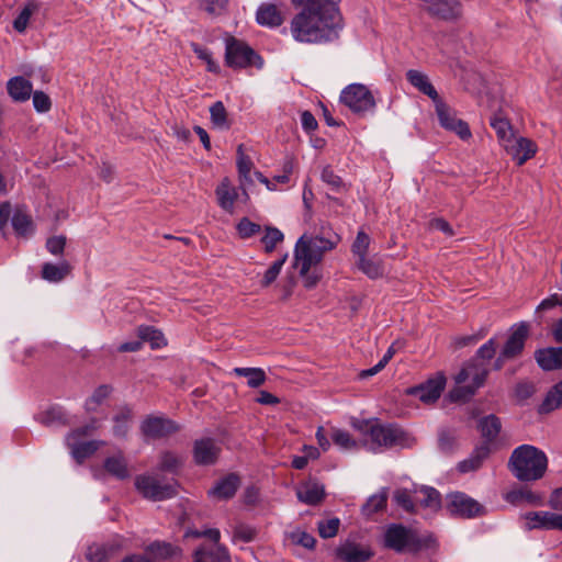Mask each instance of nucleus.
<instances>
[{
    "label": "nucleus",
    "mask_w": 562,
    "mask_h": 562,
    "mask_svg": "<svg viewBox=\"0 0 562 562\" xmlns=\"http://www.w3.org/2000/svg\"><path fill=\"white\" fill-rule=\"evenodd\" d=\"M33 105L38 112H46L50 109V100L43 91H35L33 93Z\"/></svg>",
    "instance_id": "nucleus-64"
},
{
    "label": "nucleus",
    "mask_w": 562,
    "mask_h": 562,
    "mask_svg": "<svg viewBox=\"0 0 562 562\" xmlns=\"http://www.w3.org/2000/svg\"><path fill=\"white\" fill-rule=\"evenodd\" d=\"M490 371L483 362L469 360L454 376L457 386L449 393L452 402L469 401L483 386Z\"/></svg>",
    "instance_id": "nucleus-5"
},
{
    "label": "nucleus",
    "mask_w": 562,
    "mask_h": 562,
    "mask_svg": "<svg viewBox=\"0 0 562 562\" xmlns=\"http://www.w3.org/2000/svg\"><path fill=\"white\" fill-rule=\"evenodd\" d=\"M136 490L147 499L160 502L169 499L177 494V483L162 482L156 475L143 474L135 479Z\"/></svg>",
    "instance_id": "nucleus-9"
},
{
    "label": "nucleus",
    "mask_w": 562,
    "mask_h": 562,
    "mask_svg": "<svg viewBox=\"0 0 562 562\" xmlns=\"http://www.w3.org/2000/svg\"><path fill=\"white\" fill-rule=\"evenodd\" d=\"M284 238L283 233L276 227H266V233L261 238V243L265 246V250L267 252H271L274 250L276 246L281 243Z\"/></svg>",
    "instance_id": "nucleus-49"
},
{
    "label": "nucleus",
    "mask_w": 562,
    "mask_h": 562,
    "mask_svg": "<svg viewBox=\"0 0 562 562\" xmlns=\"http://www.w3.org/2000/svg\"><path fill=\"white\" fill-rule=\"evenodd\" d=\"M111 389L108 385L99 386L91 397L87 401L86 407L88 411H94L98 405H100L109 395Z\"/></svg>",
    "instance_id": "nucleus-60"
},
{
    "label": "nucleus",
    "mask_w": 562,
    "mask_h": 562,
    "mask_svg": "<svg viewBox=\"0 0 562 562\" xmlns=\"http://www.w3.org/2000/svg\"><path fill=\"white\" fill-rule=\"evenodd\" d=\"M340 101L359 115L373 114L376 108L374 93L362 83H350L344 88Z\"/></svg>",
    "instance_id": "nucleus-8"
},
{
    "label": "nucleus",
    "mask_w": 562,
    "mask_h": 562,
    "mask_svg": "<svg viewBox=\"0 0 562 562\" xmlns=\"http://www.w3.org/2000/svg\"><path fill=\"white\" fill-rule=\"evenodd\" d=\"M137 335L142 342H150L151 348L154 349L166 346V340L162 333L153 326H139L137 328Z\"/></svg>",
    "instance_id": "nucleus-39"
},
{
    "label": "nucleus",
    "mask_w": 562,
    "mask_h": 562,
    "mask_svg": "<svg viewBox=\"0 0 562 562\" xmlns=\"http://www.w3.org/2000/svg\"><path fill=\"white\" fill-rule=\"evenodd\" d=\"M9 95L16 102H24L32 94V83L24 77L16 76L11 78L7 83Z\"/></svg>",
    "instance_id": "nucleus-30"
},
{
    "label": "nucleus",
    "mask_w": 562,
    "mask_h": 562,
    "mask_svg": "<svg viewBox=\"0 0 562 562\" xmlns=\"http://www.w3.org/2000/svg\"><path fill=\"white\" fill-rule=\"evenodd\" d=\"M288 255H284L279 260H276L269 269L266 271L263 279L261 281L262 286L270 285L279 276L284 262L286 261Z\"/></svg>",
    "instance_id": "nucleus-56"
},
{
    "label": "nucleus",
    "mask_w": 562,
    "mask_h": 562,
    "mask_svg": "<svg viewBox=\"0 0 562 562\" xmlns=\"http://www.w3.org/2000/svg\"><path fill=\"white\" fill-rule=\"evenodd\" d=\"M406 79L418 91L428 95L434 101V103L437 102L438 100H440V97H439L437 90L429 81L428 76L425 75L424 72H422L419 70H415V69H409L406 72Z\"/></svg>",
    "instance_id": "nucleus-28"
},
{
    "label": "nucleus",
    "mask_w": 562,
    "mask_h": 562,
    "mask_svg": "<svg viewBox=\"0 0 562 562\" xmlns=\"http://www.w3.org/2000/svg\"><path fill=\"white\" fill-rule=\"evenodd\" d=\"M387 502V490L382 488L379 493L370 496L363 504L361 512L366 517H371L385 508Z\"/></svg>",
    "instance_id": "nucleus-37"
},
{
    "label": "nucleus",
    "mask_w": 562,
    "mask_h": 562,
    "mask_svg": "<svg viewBox=\"0 0 562 562\" xmlns=\"http://www.w3.org/2000/svg\"><path fill=\"white\" fill-rule=\"evenodd\" d=\"M336 557L344 562H366L373 557L368 546L346 541L336 549Z\"/></svg>",
    "instance_id": "nucleus-16"
},
{
    "label": "nucleus",
    "mask_w": 562,
    "mask_h": 562,
    "mask_svg": "<svg viewBox=\"0 0 562 562\" xmlns=\"http://www.w3.org/2000/svg\"><path fill=\"white\" fill-rule=\"evenodd\" d=\"M237 169L239 177L245 181H250V171L252 169V161L249 156H247L244 151V145L240 144L237 147Z\"/></svg>",
    "instance_id": "nucleus-45"
},
{
    "label": "nucleus",
    "mask_w": 562,
    "mask_h": 562,
    "mask_svg": "<svg viewBox=\"0 0 562 562\" xmlns=\"http://www.w3.org/2000/svg\"><path fill=\"white\" fill-rule=\"evenodd\" d=\"M477 429L483 439L480 445H487V447L493 449L494 442L496 441L502 429L499 418L494 414L484 416L479 420Z\"/></svg>",
    "instance_id": "nucleus-22"
},
{
    "label": "nucleus",
    "mask_w": 562,
    "mask_h": 562,
    "mask_svg": "<svg viewBox=\"0 0 562 562\" xmlns=\"http://www.w3.org/2000/svg\"><path fill=\"white\" fill-rule=\"evenodd\" d=\"M145 552L155 560L178 561L183 551L179 546L166 541L156 540L145 548Z\"/></svg>",
    "instance_id": "nucleus-19"
},
{
    "label": "nucleus",
    "mask_w": 562,
    "mask_h": 562,
    "mask_svg": "<svg viewBox=\"0 0 562 562\" xmlns=\"http://www.w3.org/2000/svg\"><path fill=\"white\" fill-rule=\"evenodd\" d=\"M491 452L492 448L487 447V445L475 446L469 458L458 463L459 472L468 473L480 469Z\"/></svg>",
    "instance_id": "nucleus-26"
},
{
    "label": "nucleus",
    "mask_w": 562,
    "mask_h": 562,
    "mask_svg": "<svg viewBox=\"0 0 562 562\" xmlns=\"http://www.w3.org/2000/svg\"><path fill=\"white\" fill-rule=\"evenodd\" d=\"M423 9L432 18L454 21L462 15L461 3L457 0H419Z\"/></svg>",
    "instance_id": "nucleus-13"
},
{
    "label": "nucleus",
    "mask_w": 562,
    "mask_h": 562,
    "mask_svg": "<svg viewBox=\"0 0 562 562\" xmlns=\"http://www.w3.org/2000/svg\"><path fill=\"white\" fill-rule=\"evenodd\" d=\"M66 240L64 235L49 237L46 241V249L54 256L61 255L66 246Z\"/></svg>",
    "instance_id": "nucleus-62"
},
{
    "label": "nucleus",
    "mask_w": 562,
    "mask_h": 562,
    "mask_svg": "<svg viewBox=\"0 0 562 562\" xmlns=\"http://www.w3.org/2000/svg\"><path fill=\"white\" fill-rule=\"evenodd\" d=\"M182 464V459L172 453L164 452L160 457L159 469L168 472H176Z\"/></svg>",
    "instance_id": "nucleus-52"
},
{
    "label": "nucleus",
    "mask_w": 562,
    "mask_h": 562,
    "mask_svg": "<svg viewBox=\"0 0 562 562\" xmlns=\"http://www.w3.org/2000/svg\"><path fill=\"white\" fill-rule=\"evenodd\" d=\"M225 63L235 69L249 66L261 68L263 65L261 57L246 42L234 36L225 40Z\"/></svg>",
    "instance_id": "nucleus-7"
},
{
    "label": "nucleus",
    "mask_w": 562,
    "mask_h": 562,
    "mask_svg": "<svg viewBox=\"0 0 562 562\" xmlns=\"http://www.w3.org/2000/svg\"><path fill=\"white\" fill-rule=\"evenodd\" d=\"M322 180L330 187L331 190L338 192L344 188L342 179L334 172L330 167H325L322 171Z\"/></svg>",
    "instance_id": "nucleus-57"
},
{
    "label": "nucleus",
    "mask_w": 562,
    "mask_h": 562,
    "mask_svg": "<svg viewBox=\"0 0 562 562\" xmlns=\"http://www.w3.org/2000/svg\"><path fill=\"white\" fill-rule=\"evenodd\" d=\"M370 246V237L364 232L360 231L352 244L351 250L358 258L366 256Z\"/></svg>",
    "instance_id": "nucleus-59"
},
{
    "label": "nucleus",
    "mask_w": 562,
    "mask_h": 562,
    "mask_svg": "<svg viewBox=\"0 0 562 562\" xmlns=\"http://www.w3.org/2000/svg\"><path fill=\"white\" fill-rule=\"evenodd\" d=\"M357 266L371 279H375L383 273L380 262L378 260L367 258L366 256L358 258Z\"/></svg>",
    "instance_id": "nucleus-46"
},
{
    "label": "nucleus",
    "mask_w": 562,
    "mask_h": 562,
    "mask_svg": "<svg viewBox=\"0 0 562 562\" xmlns=\"http://www.w3.org/2000/svg\"><path fill=\"white\" fill-rule=\"evenodd\" d=\"M445 383V376L439 375L435 379L428 380L424 384L413 387L409 393L418 397L423 403L430 404L440 397Z\"/></svg>",
    "instance_id": "nucleus-17"
},
{
    "label": "nucleus",
    "mask_w": 562,
    "mask_h": 562,
    "mask_svg": "<svg viewBox=\"0 0 562 562\" xmlns=\"http://www.w3.org/2000/svg\"><path fill=\"white\" fill-rule=\"evenodd\" d=\"M132 416V412L130 408H122L119 414L113 417L114 426L113 434L115 437L124 438L126 437L130 429V419Z\"/></svg>",
    "instance_id": "nucleus-42"
},
{
    "label": "nucleus",
    "mask_w": 562,
    "mask_h": 562,
    "mask_svg": "<svg viewBox=\"0 0 562 562\" xmlns=\"http://www.w3.org/2000/svg\"><path fill=\"white\" fill-rule=\"evenodd\" d=\"M506 501L510 504L518 505L521 503H527L530 505H541L542 497L541 495L532 492L528 487H520L517 490L509 491L506 494Z\"/></svg>",
    "instance_id": "nucleus-31"
},
{
    "label": "nucleus",
    "mask_w": 562,
    "mask_h": 562,
    "mask_svg": "<svg viewBox=\"0 0 562 562\" xmlns=\"http://www.w3.org/2000/svg\"><path fill=\"white\" fill-rule=\"evenodd\" d=\"M236 228L241 238H249L261 231V226L259 224L251 222L247 217H243L238 222Z\"/></svg>",
    "instance_id": "nucleus-53"
},
{
    "label": "nucleus",
    "mask_w": 562,
    "mask_h": 562,
    "mask_svg": "<svg viewBox=\"0 0 562 562\" xmlns=\"http://www.w3.org/2000/svg\"><path fill=\"white\" fill-rule=\"evenodd\" d=\"M220 447L211 438H203L194 442L193 457L198 464L206 465L216 461Z\"/></svg>",
    "instance_id": "nucleus-20"
},
{
    "label": "nucleus",
    "mask_w": 562,
    "mask_h": 562,
    "mask_svg": "<svg viewBox=\"0 0 562 562\" xmlns=\"http://www.w3.org/2000/svg\"><path fill=\"white\" fill-rule=\"evenodd\" d=\"M121 549L116 542L93 543L87 548L86 559L89 562H109Z\"/></svg>",
    "instance_id": "nucleus-25"
},
{
    "label": "nucleus",
    "mask_w": 562,
    "mask_h": 562,
    "mask_svg": "<svg viewBox=\"0 0 562 562\" xmlns=\"http://www.w3.org/2000/svg\"><path fill=\"white\" fill-rule=\"evenodd\" d=\"M395 503L407 513L415 512V501L407 490H397L394 494Z\"/></svg>",
    "instance_id": "nucleus-61"
},
{
    "label": "nucleus",
    "mask_w": 562,
    "mask_h": 562,
    "mask_svg": "<svg viewBox=\"0 0 562 562\" xmlns=\"http://www.w3.org/2000/svg\"><path fill=\"white\" fill-rule=\"evenodd\" d=\"M498 344L495 337L490 338L486 342H484L475 352V356L472 358V360H475L477 362L490 361L492 360L497 350Z\"/></svg>",
    "instance_id": "nucleus-48"
},
{
    "label": "nucleus",
    "mask_w": 562,
    "mask_h": 562,
    "mask_svg": "<svg viewBox=\"0 0 562 562\" xmlns=\"http://www.w3.org/2000/svg\"><path fill=\"white\" fill-rule=\"evenodd\" d=\"M207 557L213 562H231L228 550L221 543L215 544L214 550L207 551Z\"/></svg>",
    "instance_id": "nucleus-63"
},
{
    "label": "nucleus",
    "mask_w": 562,
    "mask_h": 562,
    "mask_svg": "<svg viewBox=\"0 0 562 562\" xmlns=\"http://www.w3.org/2000/svg\"><path fill=\"white\" fill-rule=\"evenodd\" d=\"M37 10V5L34 3L26 4L20 14L13 21V27L16 32L23 33L29 24L32 14Z\"/></svg>",
    "instance_id": "nucleus-50"
},
{
    "label": "nucleus",
    "mask_w": 562,
    "mask_h": 562,
    "mask_svg": "<svg viewBox=\"0 0 562 562\" xmlns=\"http://www.w3.org/2000/svg\"><path fill=\"white\" fill-rule=\"evenodd\" d=\"M559 407H562V380L553 385L547 393L539 407V412L541 414H547Z\"/></svg>",
    "instance_id": "nucleus-35"
},
{
    "label": "nucleus",
    "mask_w": 562,
    "mask_h": 562,
    "mask_svg": "<svg viewBox=\"0 0 562 562\" xmlns=\"http://www.w3.org/2000/svg\"><path fill=\"white\" fill-rule=\"evenodd\" d=\"M232 374L247 379V385L251 389H258L267 381V375L261 368H234Z\"/></svg>",
    "instance_id": "nucleus-32"
},
{
    "label": "nucleus",
    "mask_w": 562,
    "mask_h": 562,
    "mask_svg": "<svg viewBox=\"0 0 562 562\" xmlns=\"http://www.w3.org/2000/svg\"><path fill=\"white\" fill-rule=\"evenodd\" d=\"M256 21L262 26L278 27L283 23L284 18L276 4L263 3L257 9Z\"/></svg>",
    "instance_id": "nucleus-27"
},
{
    "label": "nucleus",
    "mask_w": 562,
    "mask_h": 562,
    "mask_svg": "<svg viewBox=\"0 0 562 562\" xmlns=\"http://www.w3.org/2000/svg\"><path fill=\"white\" fill-rule=\"evenodd\" d=\"M211 121L220 130H228L227 112L223 102L217 101L210 108Z\"/></svg>",
    "instance_id": "nucleus-44"
},
{
    "label": "nucleus",
    "mask_w": 562,
    "mask_h": 562,
    "mask_svg": "<svg viewBox=\"0 0 562 562\" xmlns=\"http://www.w3.org/2000/svg\"><path fill=\"white\" fill-rule=\"evenodd\" d=\"M257 536V530L252 526L238 524L234 528V539L243 542H251Z\"/></svg>",
    "instance_id": "nucleus-58"
},
{
    "label": "nucleus",
    "mask_w": 562,
    "mask_h": 562,
    "mask_svg": "<svg viewBox=\"0 0 562 562\" xmlns=\"http://www.w3.org/2000/svg\"><path fill=\"white\" fill-rule=\"evenodd\" d=\"M239 483V477L236 474H228L221 479L214 487L209 491V494L218 499L232 498L237 492Z\"/></svg>",
    "instance_id": "nucleus-29"
},
{
    "label": "nucleus",
    "mask_w": 562,
    "mask_h": 562,
    "mask_svg": "<svg viewBox=\"0 0 562 562\" xmlns=\"http://www.w3.org/2000/svg\"><path fill=\"white\" fill-rule=\"evenodd\" d=\"M70 270L71 267L67 261H61L59 265L46 262L42 268V277L49 282H59L69 274Z\"/></svg>",
    "instance_id": "nucleus-34"
},
{
    "label": "nucleus",
    "mask_w": 562,
    "mask_h": 562,
    "mask_svg": "<svg viewBox=\"0 0 562 562\" xmlns=\"http://www.w3.org/2000/svg\"><path fill=\"white\" fill-rule=\"evenodd\" d=\"M340 237L329 226H322L319 234L299 238L294 249V266L305 276L313 266L319 263L326 251L333 250Z\"/></svg>",
    "instance_id": "nucleus-2"
},
{
    "label": "nucleus",
    "mask_w": 562,
    "mask_h": 562,
    "mask_svg": "<svg viewBox=\"0 0 562 562\" xmlns=\"http://www.w3.org/2000/svg\"><path fill=\"white\" fill-rule=\"evenodd\" d=\"M342 18L335 2L301 9L290 22L293 40L303 44H325L339 37Z\"/></svg>",
    "instance_id": "nucleus-1"
},
{
    "label": "nucleus",
    "mask_w": 562,
    "mask_h": 562,
    "mask_svg": "<svg viewBox=\"0 0 562 562\" xmlns=\"http://www.w3.org/2000/svg\"><path fill=\"white\" fill-rule=\"evenodd\" d=\"M216 195L220 206L225 211H232L237 199V192L234 187L225 179L216 189Z\"/></svg>",
    "instance_id": "nucleus-36"
},
{
    "label": "nucleus",
    "mask_w": 562,
    "mask_h": 562,
    "mask_svg": "<svg viewBox=\"0 0 562 562\" xmlns=\"http://www.w3.org/2000/svg\"><path fill=\"white\" fill-rule=\"evenodd\" d=\"M416 494H419L422 496L417 497L416 502L419 503L423 507L430 508L434 510L440 508V493L436 488L423 486L416 491Z\"/></svg>",
    "instance_id": "nucleus-38"
},
{
    "label": "nucleus",
    "mask_w": 562,
    "mask_h": 562,
    "mask_svg": "<svg viewBox=\"0 0 562 562\" xmlns=\"http://www.w3.org/2000/svg\"><path fill=\"white\" fill-rule=\"evenodd\" d=\"M548 468V458L539 448L521 445L515 448L508 460V469L520 482L540 480Z\"/></svg>",
    "instance_id": "nucleus-4"
},
{
    "label": "nucleus",
    "mask_w": 562,
    "mask_h": 562,
    "mask_svg": "<svg viewBox=\"0 0 562 562\" xmlns=\"http://www.w3.org/2000/svg\"><path fill=\"white\" fill-rule=\"evenodd\" d=\"M104 469L109 474L119 480H125L130 476L126 460L121 453L106 458L104 460Z\"/></svg>",
    "instance_id": "nucleus-33"
},
{
    "label": "nucleus",
    "mask_w": 562,
    "mask_h": 562,
    "mask_svg": "<svg viewBox=\"0 0 562 562\" xmlns=\"http://www.w3.org/2000/svg\"><path fill=\"white\" fill-rule=\"evenodd\" d=\"M40 422L45 426L66 425L67 415L60 407H52L40 416Z\"/></svg>",
    "instance_id": "nucleus-43"
},
{
    "label": "nucleus",
    "mask_w": 562,
    "mask_h": 562,
    "mask_svg": "<svg viewBox=\"0 0 562 562\" xmlns=\"http://www.w3.org/2000/svg\"><path fill=\"white\" fill-rule=\"evenodd\" d=\"M340 521L338 518H331L318 522L319 536L324 539L333 538L337 535Z\"/></svg>",
    "instance_id": "nucleus-55"
},
{
    "label": "nucleus",
    "mask_w": 562,
    "mask_h": 562,
    "mask_svg": "<svg viewBox=\"0 0 562 562\" xmlns=\"http://www.w3.org/2000/svg\"><path fill=\"white\" fill-rule=\"evenodd\" d=\"M535 358L539 367L546 371L562 368V347H549L537 350Z\"/></svg>",
    "instance_id": "nucleus-24"
},
{
    "label": "nucleus",
    "mask_w": 562,
    "mask_h": 562,
    "mask_svg": "<svg viewBox=\"0 0 562 562\" xmlns=\"http://www.w3.org/2000/svg\"><path fill=\"white\" fill-rule=\"evenodd\" d=\"M333 441L341 449L351 450L357 448V442L353 440L348 431L337 429L334 431Z\"/></svg>",
    "instance_id": "nucleus-54"
},
{
    "label": "nucleus",
    "mask_w": 562,
    "mask_h": 562,
    "mask_svg": "<svg viewBox=\"0 0 562 562\" xmlns=\"http://www.w3.org/2000/svg\"><path fill=\"white\" fill-rule=\"evenodd\" d=\"M296 496L300 502L315 506L324 499L325 487L316 481L308 480L296 487Z\"/></svg>",
    "instance_id": "nucleus-21"
},
{
    "label": "nucleus",
    "mask_w": 562,
    "mask_h": 562,
    "mask_svg": "<svg viewBox=\"0 0 562 562\" xmlns=\"http://www.w3.org/2000/svg\"><path fill=\"white\" fill-rule=\"evenodd\" d=\"M227 0H200L199 7L211 15H221L227 9Z\"/></svg>",
    "instance_id": "nucleus-51"
},
{
    "label": "nucleus",
    "mask_w": 562,
    "mask_h": 562,
    "mask_svg": "<svg viewBox=\"0 0 562 562\" xmlns=\"http://www.w3.org/2000/svg\"><path fill=\"white\" fill-rule=\"evenodd\" d=\"M504 148L519 166L524 165L536 154L535 143L525 137L512 138V142L505 144Z\"/></svg>",
    "instance_id": "nucleus-18"
},
{
    "label": "nucleus",
    "mask_w": 562,
    "mask_h": 562,
    "mask_svg": "<svg viewBox=\"0 0 562 562\" xmlns=\"http://www.w3.org/2000/svg\"><path fill=\"white\" fill-rule=\"evenodd\" d=\"M12 226L18 235L26 236L32 229V221L21 210H16L11 220Z\"/></svg>",
    "instance_id": "nucleus-47"
},
{
    "label": "nucleus",
    "mask_w": 562,
    "mask_h": 562,
    "mask_svg": "<svg viewBox=\"0 0 562 562\" xmlns=\"http://www.w3.org/2000/svg\"><path fill=\"white\" fill-rule=\"evenodd\" d=\"M491 126L496 132L503 146L514 138L512 126L506 119L495 115L491 117Z\"/></svg>",
    "instance_id": "nucleus-40"
},
{
    "label": "nucleus",
    "mask_w": 562,
    "mask_h": 562,
    "mask_svg": "<svg viewBox=\"0 0 562 562\" xmlns=\"http://www.w3.org/2000/svg\"><path fill=\"white\" fill-rule=\"evenodd\" d=\"M525 520L524 528L526 530L532 529H555L557 514L551 512H529L521 517Z\"/></svg>",
    "instance_id": "nucleus-23"
},
{
    "label": "nucleus",
    "mask_w": 562,
    "mask_h": 562,
    "mask_svg": "<svg viewBox=\"0 0 562 562\" xmlns=\"http://www.w3.org/2000/svg\"><path fill=\"white\" fill-rule=\"evenodd\" d=\"M140 430L147 439H160L179 430L178 425L162 416H148L140 425Z\"/></svg>",
    "instance_id": "nucleus-15"
},
{
    "label": "nucleus",
    "mask_w": 562,
    "mask_h": 562,
    "mask_svg": "<svg viewBox=\"0 0 562 562\" xmlns=\"http://www.w3.org/2000/svg\"><path fill=\"white\" fill-rule=\"evenodd\" d=\"M528 336L529 325L526 322L514 325L501 349L503 357H508L512 360L519 358L524 352Z\"/></svg>",
    "instance_id": "nucleus-14"
},
{
    "label": "nucleus",
    "mask_w": 562,
    "mask_h": 562,
    "mask_svg": "<svg viewBox=\"0 0 562 562\" xmlns=\"http://www.w3.org/2000/svg\"><path fill=\"white\" fill-rule=\"evenodd\" d=\"M97 428L95 422L72 430L66 438L70 453L78 463H82L92 456L99 448V441H80L81 437L88 436Z\"/></svg>",
    "instance_id": "nucleus-10"
},
{
    "label": "nucleus",
    "mask_w": 562,
    "mask_h": 562,
    "mask_svg": "<svg viewBox=\"0 0 562 562\" xmlns=\"http://www.w3.org/2000/svg\"><path fill=\"white\" fill-rule=\"evenodd\" d=\"M285 538L292 544L302 546L305 549H313L316 543V539L311 533L299 528L286 531Z\"/></svg>",
    "instance_id": "nucleus-41"
},
{
    "label": "nucleus",
    "mask_w": 562,
    "mask_h": 562,
    "mask_svg": "<svg viewBox=\"0 0 562 562\" xmlns=\"http://www.w3.org/2000/svg\"><path fill=\"white\" fill-rule=\"evenodd\" d=\"M447 509L452 516L463 518H473L484 513L481 504L461 492L451 493L447 496Z\"/></svg>",
    "instance_id": "nucleus-12"
},
{
    "label": "nucleus",
    "mask_w": 562,
    "mask_h": 562,
    "mask_svg": "<svg viewBox=\"0 0 562 562\" xmlns=\"http://www.w3.org/2000/svg\"><path fill=\"white\" fill-rule=\"evenodd\" d=\"M385 548L397 553L417 552L422 549L423 542L417 532L401 524H391L386 527L383 536Z\"/></svg>",
    "instance_id": "nucleus-6"
},
{
    "label": "nucleus",
    "mask_w": 562,
    "mask_h": 562,
    "mask_svg": "<svg viewBox=\"0 0 562 562\" xmlns=\"http://www.w3.org/2000/svg\"><path fill=\"white\" fill-rule=\"evenodd\" d=\"M435 108L439 123L443 128L456 133L462 140L471 138L472 134L468 123L458 119L448 104L440 99L435 102Z\"/></svg>",
    "instance_id": "nucleus-11"
},
{
    "label": "nucleus",
    "mask_w": 562,
    "mask_h": 562,
    "mask_svg": "<svg viewBox=\"0 0 562 562\" xmlns=\"http://www.w3.org/2000/svg\"><path fill=\"white\" fill-rule=\"evenodd\" d=\"M352 426L366 437L364 445L374 453L393 447L409 446L411 438L400 427L393 424H381L378 419H361Z\"/></svg>",
    "instance_id": "nucleus-3"
}]
</instances>
